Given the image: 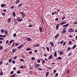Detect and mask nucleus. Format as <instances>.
I'll list each match as a JSON object with an SVG mask.
<instances>
[{
  "mask_svg": "<svg viewBox=\"0 0 77 77\" xmlns=\"http://www.w3.org/2000/svg\"><path fill=\"white\" fill-rule=\"evenodd\" d=\"M20 61L21 62H23V61H24L22 59H20Z\"/></svg>",
  "mask_w": 77,
  "mask_h": 77,
  "instance_id": "obj_39",
  "label": "nucleus"
},
{
  "mask_svg": "<svg viewBox=\"0 0 77 77\" xmlns=\"http://www.w3.org/2000/svg\"><path fill=\"white\" fill-rule=\"evenodd\" d=\"M5 34L6 35L7 34H8V31H7V30H5Z\"/></svg>",
  "mask_w": 77,
  "mask_h": 77,
  "instance_id": "obj_27",
  "label": "nucleus"
},
{
  "mask_svg": "<svg viewBox=\"0 0 77 77\" xmlns=\"http://www.w3.org/2000/svg\"><path fill=\"white\" fill-rule=\"evenodd\" d=\"M17 74H20V71H18L17 72Z\"/></svg>",
  "mask_w": 77,
  "mask_h": 77,
  "instance_id": "obj_54",
  "label": "nucleus"
},
{
  "mask_svg": "<svg viewBox=\"0 0 77 77\" xmlns=\"http://www.w3.org/2000/svg\"><path fill=\"white\" fill-rule=\"evenodd\" d=\"M59 36V34H57V35L55 36V39H57V37H58Z\"/></svg>",
  "mask_w": 77,
  "mask_h": 77,
  "instance_id": "obj_10",
  "label": "nucleus"
},
{
  "mask_svg": "<svg viewBox=\"0 0 77 77\" xmlns=\"http://www.w3.org/2000/svg\"><path fill=\"white\" fill-rule=\"evenodd\" d=\"M39 30H40V31L41 32H42V27H40L39 28Z\"/></svg>",
  "mask_w": 77,
  "mask_h": 77,
  "instance_id": "obj_13",
  "label": "nucleus"
},
{
  "mask_svg": "<svg viewBox=\"0 0 77 77\" xmlns=\"http://www.w3.org/2000/svg\"><path fill=\"white\" fill-rule=\"evenodd\" d=\"M75 47H76V45H75L74 46H73L72 49H74Z\"/></svg>",
  "mask_w": 77,
  "mask_h": 77,
  "instance_id": "obj_28",
  "label": "nucleus"
},
{
  "mask_svg": "<svg viewBox=\"0 0 77 77\" xmlns=\"http://www.w3.org/2000/svg\"><path fill=\"white\" fill-rule=\"evenodd\" d=\"M20 68H22V69H23L24 68V67H23V66H20Z\"/></svg>",
  "mask_w": 77,
  "mask_h": 77,
  "instance_id": "obj_48",
  "label": "nucleus"
},
{
  "mask_svg": "<svg viewBox=\"0 0 77 77\" xmlns=\"http://www.w3.org/2000/svg\"><path fill=\"white\" fill-rule=\"evenodd\" d=\"M66 31H63L62 32V34H63V33H66Z\"/></svg>",
  "mask_w": 77,
  "mask_h": 77,
  "instance_id": "obj_15",
  "label": "nucleus"
},
{
  "mask_svg": "<svg viewBox=\"0 0 77 77\" xmlns=\"http://www.w3.org/2000/svg\"><path fill=\"white\" fill-rule=\"evenodd\" d=\"M50 44H51V45L52 46V47H53L54 46V44L53 43V42H50Z\"/></svg>",
  "mask_w": 77,
  "mask_h": 77,
  "instance_id": "obj_8",
  "label": "nucleus"
},
{
  "mask_svg": "<svg viewBox=\"0 0 77 77\" xmlns=\"http://www.w3.org/2000/svg\"><path fill=\"white\" fill-rule=\"evenodd\" d=\"M42 63H45V61L44 60H43L42 61Z\"/></svg>",
  "mask_w": 77,
  "mask_h": 77,
  "instance_id": "obj_36",
  "label": "nucleus"
},
{
  "mask_svg": "<svg viewBox=\"0 0 77 77\" xmlns=\"http://www.w3.org/2000/svg\"><path fill=\"white\" fill-rule=\"evenodd\" d=\"M35 68H38V66L37 65H36L35 66Z\"/></svg>",
  "mask_w": 77,
  "mask_h": 77,
  "instance_id": "obj_44",
  "label": "nucleus"
},
{
  "mask_svg": "<svg viewBox=\"0 0 77 77\" xmlns=\"http://www.w3.org/2000/svg\"><path fill=\"white\" fill-rule=\"evenodd\" d=\"M12 61V59L10 58L9 60V62H11Z\"/></svg>",
  "mask_w": 77,
  "mask_h": 77,
  "instance_id": "obj_20",
  "label": "nucleus"
},
{
  "mask_svg": "<svg viewBox=\"0 0 77 77\" xmlns=\"http://www.w3.org/2000/svg\"><path fill=\"white\" fill-rule=\"evenodd\" d=\"M22 20L23 19H20L18 20V21H19V22H20V21H22Z\"/></svg>",
  "mask_w": 77,
  "mask_h": 77,
  "instance_id": "obj_23",
  "label": "nucleus"
},
{
  "mask_svg": "<svg viewBox=\"0 0 77 77\" xmlns=\"http://www.w3.org/2000/svg\"><path fill=\"white\" fill-rule=\"evenodd\" d=\"M31 59L32 60H34V59H35V58L34 57H32L31 58Z\"/></svg>",
  "mask_w": 77,
  "mask_h": 77,
  "instance_id": "obj_32",
  "label": "nucleus"
},
{
  "mask_svg": "<svg viewBox=\"0 0 77 77\" xmlns=\"http://www.w3.org/2000/svg\"><path fill=\"white\" fill-rule=\"evenodd\" d=\"M52 58H53V56H52V55H51L48 58V59H52Z\"/></svg>",
  "mask_w": 77,
  "mask_h": 77,
  "instance_id": "obj_14",
  "label": "nucleus"
},
{
  "mask_svg": "<svg viewBox=\"0 0 77 77\" xmlns=\"http://www.w3.org/2000/svg\"><path fill=\"white\" fill-rule=\"evenodd\" d=\"M66 23V22H62L60 23V25H63V24H65Z\"/></svg>",
  "mask_w": 77,
  "mask_h": 77,
  "instance_id": "obj_19",
  "label": "nucleus"
},
{
  "mask_svg": "<svg viewBox=\"0 0 77 77\" xmlns=\"http://www.w3.org/2000/svg\"><path fill=\"white\" fill-rule=\"evenodd\" d=\"M0 75H3V72L2 71L0 72Z\"/></svg>",
  "mask_w": 77,
  "mask_h": 77,
  "instance_id": "obj_22",
  "label": "nucleus"
},
{
  "mask_svg": "<svg viewBox=\"0 0 77 77\" xmlns=\"http://www.w3.org/2000/svg\"><path fill=\"white\" fill-rule=\"evenodd\" d=\"M1 32H2V33H3V32H4V29H1Z\"/></svg>",
  "mask_w": 77,
  "mask_h": 77,
  "instance_id": "obj_29",
  "label": "nucleus"
},
{
  "mask_svg": "<svg viewBox=\"0 0 77 77\" xmlns=\"http://www.w3.org/2000/svg\"><path fill=\"white\" fill-rule=\"evenodd\" d=\"M8 42H9V40H7L6 41V44H8Z\"/></svg>",
  "mask_w": 77,
  "mask_h": 77,
  "instance_id": "obj_42",
  "label": "nucleus"
},
{
  "mask_svg": "<svg viewBox=\"0 0 77 77\" xmlns=\"http://www.w3.org/2000/svg\"><path fill=\"white\" fill-rule=\"evenodd\" d=\"M16 35H17V34H16L15 33H14L13 34L14 37H15V36H16Z\"/></svg>",
  "mask_w": 77,
  "mask_h": 77,
  "instance_id": "obj_35",
  "label": "nucleus"
},
{
  "mask_svg": "<svg viewBox=\"0 0 77 77\" xmlns=\"http://www.w3.org/2000/svg\"><path fill=\"white\" fill-rule=\"evenodd\" d=\"M11 8V9H14V6H12Z\"/></svg>",
  "mask_w": 77,
  "mask_h": 77,
  "instance_id": "obj_55",
  "label": "nucleus"
},
{
  "mask_svg": "<svg viewBox=\"0 0 77 77\" xmlns=\"http://www.w3.org/2000/svg\"><path fill=\"white\" fill-rule=\"evenodd\" d=\"M3 49V46H0V50H2Z\"/></svg>",
  "mask_w": 77,
  "mask_h": 77,
  "instance_id": "obj_30",
  "label": "nucleus"
},
{
  "mask_svg": "<svg viewBox=\"0 0 77 77\" xmlns=\"http://www.w3.org/2000/svg\"><path fill=\"white\" fill-rule=\"evenodd\" d=\"M24 47V45H21L20 46H18L17 47V48H18V49H21V48L22 47Z\"/></svg>",
  "mask_w": 77,
  "mask_h": 77,
  "instance_id": "obj_2",
  "label": "nucleus"
},
{
  "mask_svg": "<svg viewBox=\"0 0 77 77\" xmlns=\"http://www.w3.org/2000/svg\"><path fill=\"white\" fill-rule=\"evenodd\" d=\"M13 15L14 17H15V16H16L15 13V12H13Z\"/></svg>",
  "mask_w": 77,
  "mask_h": 77,
  "instance_id": "obj_18",
  "label": "nucleus"
},
{
  "mask_svg": "<svg viewBox=\"0 0 77 77\" xmlns=\"http://www.w3.org/2000/svg\"><path fill=\"white\" fill-rule=\"evenodd\" d=\"M71 48L70 47H68L67 48L68 50H70Z\"/></svg>",
  "mask_w": 77,
  "mask_h": 77,
  "instance_id": "obj_34",
  "label": "nucleus"
},
{
  "mask_svg": "<svg viewBox=\"0 0 77 77\" xmlns=\"http://www.w3.org/2000/svg\"><path fill=\"white\" fill-rule=\"evenodd\" d=\"M11 18H9L8 19V23H10V21H11Z\"/></svg>",
  "mask_w": 77,
  "mask_h": 77,
  "instance_id": "obj_31",
  "label": "nucleus"
},
{
  "mask_svg": "<svg viewBox=\"0 0 77 77\" xmlns=\"http://www.w3.org/2000/svg\"><path fill=\"white\" fill-rule=\"evenodd\" d=\"M21 6H22V3H21L18 6V7H21Z\"/></svg>",
  "mask_w": 77,
  "mask_h": 77,
  "instance_id": "obj_33",
  "label": "nucleus"
},
{
  "mask_svg": "<svg viewBox=\"0 0 77 77\" xmlns=\"http://www.w3.org/2000/svg\"><path fill=\"white\" fill-rule=\"evenodd\" d=\"M20 14H21V15H23V16H24L25 14H24L22 12H20Z\"/></svg>",
  "mask_w": 77,
  "mask_h": 77,
  "instance_id": "obj_25",
  "label": "nucleus"
},
{
  "mask_svg": "<svg viewBox=\"0 0 77 77\" xmlns=\"http://www.w3.org/2000/svg\"><path fill=\"white\" fill-rule=\"evenodd\" d=\"M69 43L70 45H71V44H72V42H71V41H69Z\"/></svg>",
  "mask_w": 77,
  "mask_h": 77,
  "instance_id": "obj_21",
  "label": "nucleus"
},
{
  "mask_svg": "<svg viewBox=\"0 0 77 77\" xmlns=\"http://www.w3.org/2000/svg\"><path fill=\"white\" fill-rule=\"evenodd\" d=\"M59 54H63V52H60Z\"/></svg>",
  "mask_w": 77,
  "mask_h": 77,
  "instance_id": "obj_52",
  "label": "nucleus"
},
{
  "mask_svg": "<svg viewBox=\"0 0 77 77\" xmlns=\"http://www.w3.org/2000/svg\"><path fill=\"white\" fill-rule=\"evenodd\" d=\"M59 26H60V24H58L56 26V29H59Z\"/></svg>",
  "mask_w": 77,
  "mask_h": 77,
  "instance_id": "obj_5",
  "label": "nucleus"
},
{
  "mask_svg": "<svg viewBox=\"0 0 77 77\" xmlns=\"http://www.w3.org/2000/svg\"><path fill=\"white\" fill-rule=\"evenodd\" d=\"M14 42V40H11L9 42V43L8 44V45H10L11 44H12V43Z\"/></svg>",
  "mask_w": 77,
  "mask_h": 77,
  "instance_id": "obj_4",
  "label": "nucleus"
},
{
  "mask_svg": "<svg viewBox=\"0 0 77 77\" xmlns=\"http://www.w3.org/2000/svg\"><path fill=\"white\" fill-rule=\"evenodd\" d=\"M58 59L60 60L62 59V58L61 57H58L57 58Z\"/></svg>",
  "mask_w": 77,
  "mask_h": 77,
  "instance_id": "obj_37",
  "label": "nucleus"
},
{
  "mask_svg": "<svg viewBox=\"0 0 77 77\" xmlns=\"http://www.w3.org/2000/svg\"><path fill=\"white\" fill-rule=\"evenodd\" d=\"M71 54H72V53H70L69 55H68V56H70L71 55Z\"/></svg>",
  "mask_w": 77,
  "mask_h": 77,
  "instance_id": "obj_53",
  "label": "nucleus"
},
{
  "mask_svg": "<svg viewBox=\"0 0 77 77\" xmlns=\"http://www.w3.org/2000/svg\"><path fill=\"white\" fill-rule=\"evenodd\" d=\"M68 32H74V30L73 29L71 28L68 30Z\"/></svg>",
  "mask_w": 77,
  "mask_h": 77,
  "instance_id": "obj_3",
  "label": "nucleus"
},
{
  "mask_svg": "<svg viewBox=\"0 0 77 77\" xmlns=\"http://www.w3.org/2000/svg\"><path fill=\"white\" fill-rule=\"evenodd\" d=\"M46 48H47L48 51H50V49H49V48H48V47H46Z\"/></svg>",
  "mask_w": 77,
  "mask_h": 77,
  "instance_id": "obj_16",
  "label": "nucleus"
},
{
  "mask_svg": "<svg viewBox=\"0 0 77 77\" xmlns=\"http://www.w3.org/2000/svg\"><path fill=\"white\" fill-rule=\"evenodd\" d=\"M14 73V72L12 71H11L10 72V74H12L13 73Z\"/></svg>",
  "mask_w": 77,
  "mask_h": 77,
  "instance_id": "obj_43",
  "label": "nucleus"
},
{
  "mask_svg": "<svg viewBox=\"0 0 77 77\" xmlns=\"http://www.w3.org/2000/svg\"><path fill=\"white\" fill-rule=\"evenodd\" d=\"M58 20H59V19H58V18H57L55 19V20L57 21H58Z\"/></svg>",
  "mask_w": 77,
  "mask_h": 77,
  "instance_id": "obj_51",
  "label": "nucleus"
},
{
  "mask_svg": "<svg viewBox=\"0 0 77 77\" xmlns=\"http://www.w3.org/2000/svg\"><path fill=\"white\" fill-rule=\"evenodd\" d=\"M61 44H62L63 43V41H61Z\"/></svg>",
  "mask_w": 77,
  "mask_h": 77,
  "instance_id": "obj_59",
  "label": "nucleus"
},
{
  "mask_svg": "<svg viewBox=\"0 0 77 77\" xmlns=\"http://www.w3.org/2000/svg\"><path fill=\"white\" fill-rule=\"evenodd\" d=\"M38 70L41 71V70H42V69H41V68H38Z\"/></svg>",
  "mask_w": 77,
  "mask_h": 77,
  "instance_id": "obj_57",
  "label": "nucleus"
},
{
  "mask_svg": "<svg viewBox=\"0 0 77 77\" xmlns=\"http://www.w3.org/2000/svg\"><path fill=\"white\" fill-rule=\"evenodd\" d=\"M69 26V24H67L66 25H64L63 26L64 27H68Z\"/></svg>",
  "mask_w": 77,
  "mask_h": 77,
  "instance_id": "obj_7",
  "label": "nucleus"
},
{
  "mask_svg": "<svg viewBox=\"0 0 77 77\" xmlns=\"http://www.w3.org/2000/svg\"><path fill=\"white\" fill-rule=\"evenodd\" d=\"M54 56H56V57H57V51H55L54 54Z\"/></svg>",
  "mask_w": 77,
  "mask_h": 77,
  "instance_id": "obj_6",
  "label": "nucleus"
},
{
  "mask_svg": "<svg viewBox=\"0 0 77 77\" xmlns=\"http://www.w3.org/2000/svg\"><path fill=\"white\" fill-rule=\"evenodd\" d=\"M39 44H37L36 45H35V46H36L35 47H38V46H39Z\"/></svg>",
  "mask_w": 77,
  "mask_h": 77,
  "instance_id": "obj_40",
  "label": "nucleus"
},
{
  "mask_svg": "<svg viewBox=\"0 0 77 77\" xmlns=\"http://www.w3.org/2000/svg\"><path fill=\"white\" fill-rule=\"evenodd\" d=\"M26 40L27 41H32V39L29 37H27L26 38Z\"/></svg>",
  "mask_w": 77,
  "mask_h": 77,
  "instance_id": "obj_1",
  "label": "nucleus"
},
{
  "mask_svg": "<svg viewBox=\"0 0 77 77\" xmlns=\"http://www.w3.org/2000/svg\"><path fill=\"white\" fill-rule=\"evenodd\" d=\"M29 54H32V51H29Z\"/></svg>",
  "mask_w": 77,
  "mask_h": 77,
  "instance_id": "obj_62",
  "label": "nucleus"
},
{
  "mask_svg": "<svg viewBox=\"0 0 77 77\" xmlns=\"http://www.w3.org/2000/svg\"><path fill=\"white\" fill-rule=\"evenodd\" d=\"M65 17H63L62 18V20H64V19H65Z\"/></svg>",
  "mask_w": 77,
  "mask_h": 77,
  "instance_id": "obj_56",
  "label": "nucleus"
},
{
  "mask_svg": "<svg viewBox=\"0 0 77 77\" xmlns=\"http://www.w3.org/2000/svg\"><path fill=\"white\" fill-rule=\"evenodd\" d=\"M0 37H2V38H5V37H6V35H0Z\"/></svg>",
  "mask_w": 77,
  "mask_h": 77,
  "instance_id": "obj_11",
  "label": "nucleus"
},
{
  "mask_svg": "<svg viewBox=\"0 0 77 77\" xmlns=\"http://www.w3.org/2000/svg\"><path fill=\"white\" fill-rule=\"evenodd\" d=\"M2 63H3V62L2 61L1 62H0V65H2Z\"/></svg>",
  "mask_w": 77,
  "mask_h": 77,
  "instance_id": "obj_58",
  "label": "nucleus"
},
{
  "mask_svg": "<svg viewBox=\"0 0 77 77\" xmlns=\"http://www.w3.org/2000/svg\"><path fill=\"white\" fill-rule=\"evenodd\" d=\"M5 13H2V15H3V16H4V15H5Z\"/></svg>",
  "mask_w": 77,
  "mask_h": 77,
  "instance_id": "obj_41",
  "label": "nucleus"
},
{
  "mask_svg": "<svg viewBox=\"0 0 77 77\" xmlns=\"http://www.w3.org/2000/svg\"><path fill=\"white\" fill-rule=\"evenodd\" d=\"M18 43H16L15 45V46H18Z\"/></svg>",
  "mask_w": 77,
  "mask_h": 77,
  "instance_id": "obj_50",
  "label": "nucleus"
},
{
  "mask_svg": "<svg viewBox=\"0 0 77 77\" xmlns=\"http://www.w3.org/2000/svg\"><path fill=\"white\" fill-rule=\"evenodd\" d=\"M37 62H38V63H40L41 62V61L39 60H37Z\"/></svg>",
  "mask_w": 77,
  "mask_h": 77,
  "instance_id": "obj_38",
  "label": "nucleus"
},
{
  "mask_svg": "<svg viewBox=\"0 0 77 77\" xmlns=\"http://www.w3.org/2000/svg\"><path fill=\"white\" fill-rule=\"evenodd\" d=\"M29 27H33V25L30 24L29 25Z\"/></svg>",
  "mask_w": 77,
  "mask_h": 77,
  "instance_id": "obj_26",
  "label": "nucleus"
},
{
  "mask_svg": "<svg viewBox=\"0 0 77 77\" xmlns=\"http://www.w3.org/2000/svg\"><path fill=\"white\" fill-rule=\"evenodd\" d=\"M48 74H49V72H47L46 74V77H47L48 75Z\"/></svg>",
  "mask_w": 77,
  "mask_h": 77,
  "instance_id": "obj_17",
  "label": "nucleus"
},
{
  "mask_svg": "<svg viewBox=\"0 0 77 77\" xmlns=\"http://www.w3.org/2000/svg\"><path fill=\"white\" fill-rule=\"evenodd\" d=\"M44 56H45V57H47V54H44Z\"/></svg>",
  "mask_w": 77,
  "mask_h": 77,
  "instance_id": "obj_61",
  "label": "nucleus"
},
{
  "mask_svg": "<svg viewBox=\"0 0 77 77\" xmlns=\"http://www.w3.org/2000/svg\"><path fill=\"white\" fill-rule=\"evenodd\" d=\"M15 51H16L15 49H14L13 50V51H12L13 53H15Z\"/></svg>",
  "mask_w": 77,
  "mask_h": 77,
  "instance_id": "obj_24",
  "label": "nucleus"
},
{
  "mask_svg": "<svg viewBox=\"0 0 77 77\" xmlns=\"http://www.w3.org/2000/svg\"><path fill=\"white\" fill-rule=\"evenodd\" d=\"M56 76H58V73H56L55 74Z\"/></svg>",
  "mask_w": 77,
  "mask_h": 77,
  "instance_id": "obj_63",
  "label": "nucleus"
},
{
  "mask_svg": "<svg viewBox=\"0 0 77 77\" xmlns=\"http://www.w3.org/2000/svg\"><path fill=\"white\" fill-rule=\"evenodd\" d=\"M56 72V70H55V69L54 70V72H53L54 73H55Z\"/></svg>",
  "mask_w": 77,
  "mask_h": 77,
  "instance_id": "obj_47",
  "label": "nucleus"
},
{
  "mask_svg": "<svg viewBox=\"0 0 77 77\" xmlns=\"http://www.w3.org/2000/svg\"><path fill=\"white\" fill-rule=\"evenodd\" d=\"M5 6H6V5L5 4H2L1 5V6L2 8H4Z\"/></svg>",
  "mask_w": 77,
  "mask_h": 77,
  "instance_id": "obj_9",
  "label": "nucleus"
},
{
  "mask_svg": "<svg viewBox=\"0 0 77 77\" xmlns=\"http://www.w3.org/2000/svg\"><path fill=\"white\" fill-rule=\"evenodd\" d=\"M2 44V41H0V44Z\"/></svg>",
  "mask_w": 77,
  "mask_h": 77,
  "instance_id": "obj_64",
  "label": "nucleus"
},
{
  "mask_svg": "<svg viewBox=\"0 0 77 77\" xmlns=\"http://www.w3.org/2000/svg\"><path fill=\"white\" fill-rule=\"evenodd\" d=\"M12 63L13 64H15V62L13 60L12 61Z\"/></svg>",
  "mask_w": 77,
  "mask_h": 77,
  "instance_id": "obj_49",
  "label": "nucleus"
},
{
  "mask_svg": "<svg viewBox=\"0 0 77 77\" xmlns=\"http://www.w3.org/2000/svg\"><path fill=\"white\" fill-rule=\"evenodd\" d=\"M17 56H15L14 57V59H17Z\"/></svg>",
  "mask_w": 77,
  "mask_h": 77,
  "instance_id": "obj_46",
  "label": "nucleus"
},
{
  "mask_svg": "<svg viewBox=\"0 0 77 77\" xmlns=\"http://www.w3.org/2000/svg\"><path fill=\"white\" fill-rule=\"evenodd\" d=\"M14 44H15L14 43H13V45H12V47H14V45H15Z\"/></svg>",
  "mask_w": 77,
  "mask_h": 77,
  "instance_id": "obj_45",
  "label": "nucleus"
},
{
  "mask_svg": "<svg viewBox=\"0 0 77 77\" xmlns=\"http://www.w3.org/2000/svg\"><path fill=\"white\" fill-rule=\"evenodd\" d=\"M11 77H15V75H11Z\"/></svg>",
  "mask_w": 77,
  "mask_h": 77,
  "instance_id": "obj_60",
  "label": "nucleus"
},
{
  "mask_svg": "<svg viewBox=\"0 0 77 77\" xmlns=\"http://www.w3.org/2000/svg\"><path fill=\"white\" fill-rule=\"evenodd\" d=\"M20 0H17L16 2V4H17V3H20Z\"/></svg>",
  "mask_w": 77,
  "mask_h": 77,
  "instance_id": "obj_12",
  "label": "nucleus"
}]
</instances>
